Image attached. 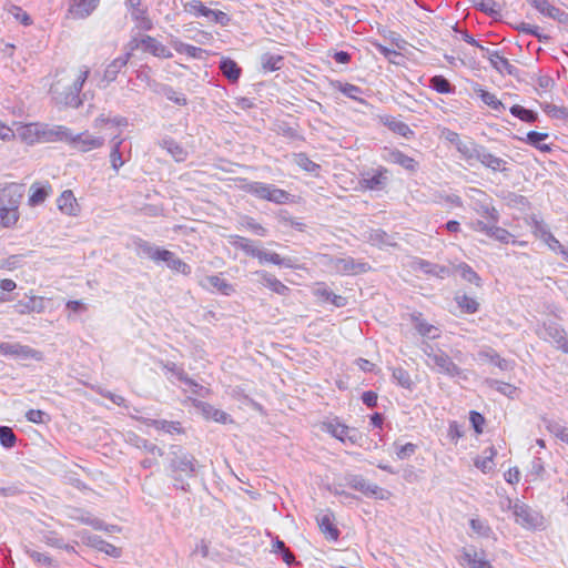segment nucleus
Instances as JSON below:
<instances>
[{
  "instance_id": "1",
  "label": "nucleus",
  "mask_w": 568,
  "mask_h": 568,
  "mask_svg": "<svg viewBox=\"0 0 568 568\" xmlns=\"http://www.w3.org/2000/svg\"><path fill=\"white\" fill-rule=\"evenodd\" d=\"M199 468V460L191 453L179 445L171 446L168 469L174 488L189 491L190 484L186 479L195 477Z\"/></svg>"
},
{
  "instance_id": "2",
  "label": "nucleus",
  "mask_w": 568,
  "mask_h": 568,
  "mask_svg": "<svg viewBox=\"0 0 568 568\" xmlns=\"http://www.w3.org/2000/svg\"><path fill=\"white\" fill-rule=\"evenodd\" d=\"M422 352L427 357L426 365L437 373L447 375L449 377H459L463 375V369L453 362L452 357L437 345L428 342H423L420 345Z\"/></svg>"
},
{
  "instance_id": "3",
  "label": "nucleus",
  "mask_w": 568,
  "mask_h": 568,
  "mask_svg": "<svg viewBox=\"0 0 568 568\" xmlns=\"http://www.w3.org/2000/svg\"><path fill=\"white\" fill-rule=\"evenodd\" d=\"M243 190L258 199L276 204H284L290 199L288 192L276 187L274 184L263 182H248L243 186Z\"/></svg>"
},
{
  "instance_id": "4",
  "label": "nucleus",
  "mask_w": 568,
  "mask_h": 568,
  "mask_svg": "<svg viewBox=\"0 0 568 568\" xmlns=\"http://www.w3.org/2000/svg\"><path fill=\"white\" fill-rule=\"evenodd\" d=\"M471 209L480 216L490 222H499V212L493 205V200L481 190L471 189Z\"/></svg>"
},
{
  "instance_id": "5",
  "label": "nucleus",
  "mask_w": 568,
  "mask_h": 568,
  "mask_svg": "<svg viewBox=\"0 0 568 568\" xmlns=\"http://www.w3.org/2000/svg\"><path fill=\"white\" fill-rule=\"evenodd\" d=\"M88 75L89 70H82L77 80L73 82V84L68 89V91L54 95L55 102L64 106L75 109L79 108L82 104V101L80 99V92L82 91L83 84L88 79Z\"/></svg>"
},
{
  "instance_id": "6",
  "label": "nucleus",
  "mask_w": 568,
  "mask_h": 568,
  "mask_svg": "<svg viewBox=\"0 0 568 568\" xmlns=\"http://www.w3.org/2000/svg\"><path fill=\"white\" fill-rule=\"evenodd\" d=\"M323 429L344 444L349 443L356 445L362 438V434L356 428L348 427L337 419L324 423Z\"/></svg>"
},
{
  "instance_id": "7",
  "label": "nucleus",
  "mask_w": 568,
  "mask_h": 568,
  "mask_svg": "<svg viewBox=\"0 0 568 568\" xmlns=\"http://www.w3.org/2000/svg\"><path fill=\"white\" fill-rule=\"evenodd\" d=\"M0 354L18 359H34L37 362L43 359L42 352L20 343L0 342Z\"/></svg>"
},
{
  "instance_id": "8",
  "label": "nucleus",
  "mask_w": 568,
  "mask_h": 568,
  "mask_svg": "<svg viewBox=\"0 0 568 568\" xmlns=\"http://www.w3.org/2000/svg\"><path fill=\"white\" fill-rule=\"evenodd\" d=\"M389 172L384 166L365 171L361 174L359 184L363 189L371 191H382L386 187L389 179Z\"/></svg>"
},
{
  "instance_id": "9",
  "label": "nucleus",
  "mask_w": 568,
  "mask_h": 568,
  "mask_svg": "<svg viewBox=\"0 0 568 568\" xmlns=\"http://www.w3.org/2000/svg\"><path fill=\"white\" fill-rule=\"evenodd\" d=\"M539 336L545 341L556 344L559 349L568 354L567 333L559 324L555 322L544 323L542 328L539 331Z\"/></svg>"
},
{
  "instance_id": "10",
  "label": "nucleus",
  "mask_w": 568,
  "mask_h": 568,
  "mask_svg": "<svg viewBox=\"0 0 568 568\" xmlns=\"http://www.w3.org/2000/svg\"><path fill=\"white\" fill-rule=\"evenodd\" d=\"M480 51L484 52V57L489 60L493 68L500 74H508L517 79L519 78L520 70L511 64L508 59L500 55L498 51H491L486 47H480Z\"/></svg>"
},
{
  "instance_id": "11",
  "label": "nucleus",
  "mask_w": 568,
  "mask_h": 568,
  "mask_svg": "<svg viewBox=\"0 0 568 568\" xmlns=\"http://www.w3.org/2000/svg\"><path fill=\"white\" fill-rule=\"evenodd\" d=\"M134 48H141L144 52L160 59H170L173 57V53L166 45L149 34L142 36Z\"/></svg>"
},
{
  "instance_id": "12",
  "label": "nucleus",
  "mask_w": 568,
  "mask_h": 568,
  "mask_svg": "<svg viewBox=\"0 0 568 568\" xmlns=\"http://www.w3.org/2000/svg\"><path fill=\"white\" fill-rule=\"evenodd\" d=\"M513 514L516 521L524 527L535 528L539 525L541 517L526 504L517 500L513 506Z\"/></svg>"
},
{
  "instance_id": "13",
  "label": "nucleus",
  "mask_w": 568,
  "mask_h": 568,
  "mask_svg": "<svg viewBox=\"0 0 568 568\" xmlns=\"http://www.w3.org/2000/svg\"><path fill=\"white\" fill-rule=\"evenodd\" d=\"M125 6L140 29L144 31L153 29V22L149 17L148 8L142 7V0H125Z\"/></svg>"
},
{
  "instance_id": "14",
  "label": "nucleus",
  "mask_w": 568,
  "mask_h": 568,
  "mask_svg": "<svg viewBox=\"0 0 568 568\" xmlns=\"http://www.w3.org/2000/svg\"><path fill=\"white\" fill-rule=\"evenodd\" d=\"M335 264L334 274L338 275H358L366 273L371 268L368 263L356 261L351 256L338 257Z\"/></svg>"
},
{
  "instance_id": "15",
  "label": "nucleus",
  "mask_w": 568,
  "mask_h": 568,
  "mask_svg": "<svg viewBox=\"0 0 568 568\" xmlns=\"http://www.w3.org/2000/svg\"><path fill=\"white\" fill-rule=\"evenodd\" d=\"M41 143L67 142L71 139V130L64 125L41 123Z\"/></svg>"
},
{
  "instance_id": "16",
  "label": "nucleus",
  "mask_w": 568,
  "mask_h": 568,
  "mask_svg": "<svg viewBox=\"0 0 568 568\" xmlns=\"http://www.w3.org/2000/svg\"><path fill=\"white\" fill-rule=\"evenodd\" d=\"M22 197V185L10 183L0 190V207L19 209Z\"/></svg>"
},
{
  "instance_id": "17",
  "label": "nucleus",
  "mask_w": 568,
  "mask_h": 568,
  "mask_svg": "<svg viewBox=\"0 0 568 568\" xmlns=\"http://www.w3.org/2000/svg\"><path fill=\"white\" fill-rule=\"evenodd\" d=\"M103 138L93 136L88 133L73 134L71 132V139H69V144H71L80 152H89L91 150L99 149L103 145Z\"/></svg>"
},
{
  "instance_id": "18",
  "label": "nucleus",
  "mask_w": 568,
  "mask_h": 568,
  "mask_svg": "<svg viewBox=\"0 0 568 568\" xmlns=\"http://www.w3.org/2000/svg\"><path fill=\"white\" fill-rule=\"evenodd\" d=\"M100 0H71L68 13L73 19H85L98 8Z\"/></svg>"
},
{
  "instance_id": "19",
  "label": "nucleus",
  "mask_w": 568,
  "mask_h": 568,
  "mask_svg": "<svg viewBox=\"0 0 568 568\" xmlns=\"http://www.w3.org/2000/svg\"><path fill=\"white\" fill-rule=\"evenodd\" d=\"M462 560L467 564L469 568H494L486 559V552L484 550L477 551L473 546L462 549Z\"/></svg>"
},
{
  "instance_id": "20",
  "label": "nucleus",
  "mask_w": 568,
  "mask_h": 568,
  "mask_svg": "<svg viewBox=\"0 0 568 568\" xmlns=\"http://www.w3.org/2000/svg\"><path fill=\"white\" fill-rule=\"evenodd\" d=\"M255 274L260 277V283L271 290L272 292L281 295L287 296L291 293V288L282 283L277 277L273 274L261 270L256 271Z\"/></svg>"
},
{
  "instance_id": "21",
  "label": "nucleus",
  "mask_w": 568,
  "mask_h": 568,
  "mask_svg": "<svg viewBox=\"0 0 568 568\" xmlns=\"http://www.w3.org/2000/svg\"><path fill=\"white\" fill-rule=\"evenodd\" d=\"M346 484L366 496H376L382 489L375 485L369 484L362 475L349 474L345 477Z\"/></svg>"
},
{
  "instance_id": "22",
  "label": "nucleus",
  "mask_w": 568,
  "mask_h": 568,
  "mask_svg": "<svg viewBox=\"0 0 568 568\" xmlns=\"http://www.w3.org/2000/svg\"><path fill=\"white\" fill-rule=\"evenodd\" d=\"M132 242H133L134 251L138 256L148 257V258L159 263V258H160V255H161L163 248H160L141 237H134Z\"/></svg>"
},
{
  "instance_id": "23",
  "label": "nucleus",
  "mask_w": 568,
  "mask_h": 568,
  "mask_svg": "<svg viewBox=\"0 0 568 568\" xmlns=\"http://www.w3.org/2000/svg\"><path fill=\"white\" fill-rule=\"evenodd\" d=\"M159 262H164L169 268L183 275H190L192 268L173 252L163 248Z\"/></svg>"
},
{
  "instance_id": "24",
  "label": "nucleus",
  "mask_w": 568,
  "mask_h": 568,
  "mask_svg": "<svg viewBox=\"0 0 568 568\" xmlns=\"http://www.w3.org/2000/svg\"><path fill=\"white\" fill-rule=\"evenodd\" d=\"M58 209L67 215L77 216L80 207L71 190L63 191L57 199Z\"/></svg>"
},
{
  "instance_id": "25",
  "label": "nucleus",
  "mask_w": 568,
  "mask_h": 568,
  "mask_svg": "<svg viewBox=\"0 0 568 568\" xmlns=\"http://www.w3.org/2000/svg\"><path fill=\"white\" fill-rule=\"evenodd\" d=\"M41 123H29L17 129V135L29 145L41 143Z\"/></svg>"
},
{
  "instance_id": "26",
  "label": "nucleus",
  "mask_w": 568,
  "mask_h": 568,
  "mask_svg": "<svg viewBox=\"0 0 568 568\" xmlns=\"http://www.w3.org/2000/svg\"><path fill=\"white\" fill-rule=\"evenodd\" d=\"M14 312L20 315H26L30 313H41L43 312V301L38 296H28L26 300L18 301L13 305Z\"/></svg>"
},
{
  "instance_id": "27",
  "label": "nucleus",
  "mask_w": 568,
  "mask_h": 568,
  "mask_svg": "<svg viewBox=\"0 0 568 568\" xmlns=\"http://www.w3.org/2000/svg\"><path fill=\"white\" fill-rule=\"evenodd\" d=\"M484 145L476 143L471 139L463 140L462 143H458L457 151L460 153L462 158L467 161L469 164H473V161H477Z\"/></svg>"
},
{
  "instance_id": "28",
  "label": "nucleus",
  "mask_w": 568,
  "mask_h": 568,
  "mask_svg": "<svg viewBox=\"0 0 568 568\" xmlns=\"http://www.w3.org/2000/svg\"><path fill=\"white\" fill-rule=\"evenodd\" d=\"M477 162L494 172H506L508 170L506 166L507 162L504 159L491 154L486 146L483 148Z\"/></svg>"
},
{
  "instance_id": "29",
  "label": "nucleus",
  "mask_w": 568,
  "mask_h": 568,
  "mask_svg": "<svg viewBox=\"0 0 568 568\" xmlns=\"http://www.w3.org/2000/svg\"><path fill=\"white\" fill-rule=\"evenodd\" d=\"M410 320L414 324L415 329L418 332L419 335L432 338V339L439 337V329L436 326L427 323L423 318L422 313H413L410 315Z\"/></svg>"
},
{
  "instance_id": "30",
  "label": "nucleus",
  "mask_w": 568,
  "mask_h": 568,
  "mask_svg": "<svg viewBox=\"0 0 568 568\" xmlns=\"http://www.w3.org/2000/svg\"><path fill=\"white\" fill-rule=\"evenodd\" d=\"M130 58L131 53L128 52L111 61L104 70L103 81H106L108 83L113 82L116 79L118 74L122 71V69L126 67Z\"/></svg>"
},
{
  "instance_id": "31",
  "label": "nucleus",
  "mask_w": 568,
  "mask_h": 568,
  "mask_svg": "<svg viewBox=\"0 0 568 568\" xmlns=\"http://www.w3.org/2000/svg\"><path fill=\"white\" fill-rule=\"evenodd\" d=\"M260 263H266L270 262L272 264L284 266L287 268H296L297 267V261L293 257H282L280 254L275 252H267L265 250L261 248L260 256L257 257Z\"/></svg>"
},
{
  "instance_id": "32",
  "label": "nucleus",
  "mask_w": 568,
  "mask_h": 568,
  "mask_svg": "<svg viewBox=\"0 0 568 568\" xmlns=\"http://www.w3.org/2000/svg\"><path fill=\"white\" fill-rule=\"evenodd\" d=\"M415 265H417V268L424 274L433 275L438 278H445L450 274V271L447 266L435 264L423 258H418L415 262Z\"/></svg>"
},
{
  "instance_id": "33",
  "label": "nucleus",
  "mask_w": 568,
  "mask_h": 568,
  "mask_svg": "<svg viewBox=\"0 0 568 568\" xmlns=\"http://www.w3.org/2000/svg\"><path fill=\"white\" fill-rule=\"evenodd\" d=\"M478 357L480 359H487L494 365H496L501 371H509L513 368V363L503 358L494 348L484 347L478 352Z\"/></svg>"
},
{
  "instance_id": "34",
  "label": "nucleus",
  "mask_w": 568,
  "mask_h": 568,
  "mask_svg": "<svg viewBox=\"0 0 568 568\" xmlns=\"http://www.w3.org/2000/svg\"><path fill=\"white\" fill-rule=\"evenodd\" d=\"M386 161L397 164L409 172H415L418 166V163L413 158L408 156L399 150H393L388 152Z\"/></svg>"
},
{
  "instance_id": "35",
  "label": "nucleus",
  "mask_w": 568,
  "mask_h": 568,
  "mask_svg": "<svg viewBox=\"0 0 568 568\" xmlns=\"http://www.w3.org/2000/svg\"><path fill=\"white\" fill-rule=\"evenodd\" d=\"M52 187L49 183L40 184L33 183L30 186V195L28 199V203L30 206H37L45 201V199L51 193Z\"/></svg>"
},
{
  "instance_id": "36",
  "label": "nucleus",
  "mask_w": 568,
  "mask_h": 568,
  "mask_svg": "<svg viewBox=\"0 0 568 568\" xmlns=\"http://www.w3.org/2000/svg\"><path fill=\"white\" fill-rule=\"evenodd\" d=\"M315 296L318 298L332 303L336 307H344L347 304V298L333 293L325 284H318L314 291Z\"/></svg>"
},
{
  "instance_id": "37",
  "label": "nucleus",
  "mask_w": 568,
  "mask_h": 568,
  "mask_svg": "<svg viewBox=\"0 0 568 568\" xmlns=\"http://www.w3.org/2000/svg\"><path fill=\"white\" fill-rule=\"evenodd\" d=\"M144 424L146 426L153 427L158 430H163L168 434H182L184 433L181 423L176 420H165V419H144Z\"/></svg>"
},
{
  "instance_id": "38",
  "label": "nucleus",
  "mask_w": 568,
  "mask_h": 568,
  "mask_svg": "<svg viewBox=\"0 0 568 568\" xmlns=\"http://www.w3.org/2000/svg\"><path fill=\"white\" fill-rule=\"evenodd\" d=\"M382 123L390 131L403 138L410 139L414 136V131L405 122L397 120L394 116L387 115L382 118Z\"/></svg>"
},
{
  "instance_id": "39",
  "label": "nucleus",
  "mask_w": 568,
  "mask_h": 568,
  "mask_svg": "<svg viewBox=\"0 0 568 568\" xmlns=\"http://www.w3.org/2000/svg\"><path fill=\"white\" fill-rule=\"evenodd\" d=\"M219 69L221 71V73L231 83L237 82L240 77H241V74H242V69L239 67V64L234 60H232L230 58H223L220 61Z\"/></svg>"
},
{
  "instance_id": "40",
  "label": "nucleus",
  "mask_w": 568,
  "mask_h": 568,
  "mask_svg": "<svg viewBox=\"0 0 568 568\" xmlns=\"http://www.w3.org/2000/svg\"><path fill=\"white\" fill-rule=\"evenodd\" d=\"M473 8L497 19L500 16L499 4L495 0H469Z\"/></svg>"
},
{
  "instance_id": "41",
  "label": "nucleus",
  "mask_w": 568,
  "mask_h": 568,
  "mask_svg": "<svg viewBox=\"0 0 568 568\" xmlns=\"http://www.w3.org/2000/svg\"><path fill=\"white\" fill-rule=\"evenodd\" d=\"M548 133L537 132V131H529L526 134V138L523 139L527 144L536 148L537 150L541 152H550L551 148L549 144L542 143V141L548 139Z\"/></svg>"
},
{
  "instance_id": "42",
  "label": "nucleus",
  "mask_w": 568,
  "mask_h": 568,
  "mask_svg": "<svg viewBox=\"0 0 568 568\" xmlns=\"http://www.w3.org/2000/svg\"><path fill=\"white\" fill-rule=\"evenodd\" d=\"M317 523L321 531L326 536L329 540H337L339 537L338 528L333 524V520L328 514H325L317 518Z\"/></svg>"
},
{
  "instance_id": "43",
  "label": "nucleus",
  "mask_w": 568,
  "mask_h": 568,
  "mask_svg": "<svg viewBox=\"0 0 568 568\" xmlns=\"http://www.w3.org/2000/svg\"><path fill=\"white\" fill-rule=\"evenodd\" d=\"M171 45L178 53L186 54L190 58H200L204 51L202 48L185 43L178 38L171 40Z\"/></svg>"
},
{
  "instance_id": "44",
  "label": "nucleus",
  "mask_w": 568,
  "mask_h": 568,
  "mask_svg": "<svg viewBox=\"0 0 568 568\" xmlns=\"http://www.w3.org/2000/svg\"><path fill=\"white\" fill-rule=\"evenodd\" d=\"M542 241L555 253L560 254L568 262V245H562L550 231H542Z\"/></svg>"
},
{
  "instance_id": "45",
  "label": "nucleus",
  "mask_w": 568,
  "mask_h": 568,
  "mask_svg": "<svg viewBox=\"0 0 568 568\" xmlns=\"http://www.w3.org/2000/svg\"><path fill=\"white\" fill-rule=\"evenodd\" d=\"M262 69L265 72H273L281 70L284 65V57L280 54L264 53L261 57Z\"/></svg>"
},
{
  "instance_id": "46",
  "label": "nucleus",
  "mask_w": 568,
  "mask_h": 568,
  "mask_svg": "<svg viewBox=\"0 0 568 568\" xmlns=\"http://www.w3.org/2000/svg\"><path fill=\"white\" fill-rule=\"evenodd\" d=\"M474 91H475V93L478 94V97L481 99V101L486 105L490 106L493 110L499 112V111L505 109V106L501 103V101L498 100V98L494 93H490V92L484 90L479 84H477L474 88Z\"/></svg>"
},
{
  "instance_id": "47",
  "label": "nucleus",
  "mask_w": 568,
  "mask_h": 568,
  "mask_svg": "<svg viewBox=\"0 0 568 568\" xmlns=\"http://www.w3.org/2000/svg\"><path fill=\"white\" fill-rule=\"evenodd\" d=\"M130 443L134 447H136L139 449H143L152 455H159V456L164 455V452L162 448H160L155 444H153V443L149 442L148 439L140 437L135 434H132V436L130 437Z\"/></svg>"
},
{
  "instance_id": "48",
  "label": "nucleus",
  "mask_w": 568,
  "mask_h": 568,
  "mask_svg": "<svg viewBox=\"0 0 568 568\" xmlns=\"http://www.w3.org/2000/svg\"><path fill=\"white\" fill-rule=\"evenodd\" d=\"M429 88L442 94L454 93L456 88L444 75H434L429 80Z\"/></svg>"
},
{
  "instance_id": "49",
  "label": "nucleus",
  "mask_w": 568,
  "mask_h": 568,
  "mask_svg": "<svg viewBox=\"0 0 568 568\" xmlns=\"http://www.w3.org/2000/svg\"><path fill=\"white\" fill-rule=\"evenodd\" d=\"M90 541L94 548H97L99 551L106 554L110 557L119 558L122 554L120 548L101 539L99 536H94L92 539H90Z\"/></svg>"
},
{
  "instance_id": "50",
  "label": "nucleus",
  "mask_w": 568,
  "mask_h": 568,
  "mask_svg": "<svg viewBox=\"0 0 568 568\" xmlns=\"http://www.w3.org/2000/svg\"><path fill=\"white\" fill-rule=\"evenodd\" d=\"M455 302L457 303L458 307L466 314H474L479 308V303L474 297H470L465 293H457L455 296Z\"/></svg>"
},
{
  "instance_id": "51",
  "label": "nucleus",
  "mask_w": 568,
  "mask_h": 568,
  "mask_svg": "<svg viewBox=\"0 0 568 568\" xmlns=\"http://www.w3.org/2000/svg\"><path fill=\"white\" fill-rule=\"evenodd\" d=\"M205 282L206 284H203V286L213 287L224 295H230L234 291L232 284L219 275H210L205 278Z\"/></svg>"
},
{
  "instance_id": "52",
  "label": "nucleus",
  "mask_w": 568,
  "mask_h": 568,
  "mask_svg": "<svg viewBox=\"0 0 568 568\" xmlns=\"http://www.w3.org/2000/svg\"><path fill=\"white\" fill-rule=\"evenodd\" d=\"M542 422L549 433L555 435L561 442L568 444V427L561 425L560 423H558L556 420L548 419V418H542Z\"/></svg>"
},
{
  "instance_id": "53",
  "label": "nucleus",
  "mask_w": 568,
  "mask_h": 568,
  "mask_svg": "<svg viewBox=\"0 0 568 568\" xmlns=\"http://www.w3.org/2000/svg\"><path fill=\"white\" fill-rule=\"evenodd\" d=\"M19 209L0 207V224L3 227H12L19 221Z\"/></svg>"
},
{
  "instance_id": "54",
  "label": "nucleus",
  "mask_w": 568,
  "mask_h": 568,
  "mask_svg": "<svg viewBox=\"0 0 568 568\" xmlns=\"http://www.w3.org/2000/svg\"><path fill=\"white\" fill-rule=\"evenodd\" d=\"M510 113L527 123H535L538 119V114L535 111L526 109L519 104H514L510 108Z\"/></svg>"
},
{
  "instance_id": "55",
  "label": "nucleus",
  "mask_w": 568,
  "mask_h": 568,
  "mask_svg": "<svg viewBox=\"0 0 568 568\" xmlns=\"http://www.w3.org/2000/svg\"><path fill=\"white\" fill-rule=\"evenodd\" d=\"M457 270L459 271V274L463 280L476 285L477 287H481V278L473 270V267L470 265H468L467 263H460V264H458Z\"/></svg>"
},
{
  "instance_id": "56",
  "label": "nucleus",
  "mask_w": 568,
  "mask_h": 568,
  "mask_svg": "<svg viewBox=\"0 0 568 568\" xmlns=\"http://www.w3.org/2000/svg\"><path fill=\"white\" fill-rule=\"evenodd\" d=\"M272 547L274 552L281 554L282 559L285 564L291 566L295 562V556L290 551L285 542L281 540L278 537L274 538Z\"/></svg>"
},
{
  "instance_id": "57",
  "label": "nucleus",
  "mask_w": 568,
  "mask_h": 568,
  "mask_svg": "<svg viewBox=\"0 0 568 568\" xmlns=\"http://www.w3.org/2000/svg\"><path fill=\"white\" fill-rule=\"evenodd\" d=\"M527 2L545 17L552 19L557 13V7L551 4L549 0H527Z\"/></svg>"
},
{
  "instance_id": "58",
  "label": "nucleus",
  "mask_w": 568,
  "mask_h": 568,
  "mask_svg": "<svg viewBox=\"0 0 568 568\" xmlns=\"http://www.w3.org/2000/svg\"><path fill=\"white\" fill-rule=\"evenodd\" d=\"M184 11L189 12L190 14L194 17H205L207 18V14L211 13V9L204 6L199 0H192L184 3Z\"/></svg>"
},
{
  "instance_id": "59",
  "label": "nucleus",
  "mask_w": 568,
  "mask_h": 568,
  "mask_svg": "<svg viewBox=\"0 0 568 568\" xmlns=\"http://www.w3.org/2000/svg\"><path fill=\"white\" fill-rule=\"evenodd\" d=\"M541 109L544 112L552 119L566 120L568 121V108L558 106L552 103H541Z\"/></svg>"
},
{
  "instance_id": "60",
  "label": "nucleus",
  "mask_w": 568,
  "mask_h": 568,
  "mask_svg": "<svg viewBox=\"0 0 568 568\" xmlns=\"http://www.w3.org/2000/svg\"><path fill=\"white\" fill-rule=\"evenodd\" d=\"M159 87H161L160 92L163 93L168 100L182 106L187 104V99L183 93L176 92L172 87L168 84H160Z\"/></svg>"
},
{
  "instance_id": "61",
  "label": "nucleus",
  "mask_w": 568,
  "mask_h": 568,
  "mask_svg": "<svg viewBox=\"0 0 568 568\" xmlns=\"http://www.w3.org/2000/svg\"><path fill=\"white\" fill-rule=\"evenodd\" d=\"M294 162L304 171L315 173L321 166L313 162L306 153L300 152L294 154Z\"/></svg>"
},
{
  "instance_id": "62",
  "label": "nucleus",
  "mask_w": 568,
  "mask_h": 568,
  "mask_svg": "<svg viewBox=\"0 0 568 568\" xmlns=\"http://www.w3.org/2000/svg\"><path fill=\"white\" fill-rule=\"evenodd\" d=\"M393 379L403 388L412 389L413 381L409 373L403 367L393 368Z\"/></svg>"
},
{
  "instance_id": "63",
  "label": "nucleus",
  "mask_w": 568,
  "mask_h": 568,
  "mask_svg": "<svg viewBox=\"0 0 568 568\" xmlns=\"http://www.w3.org/2000/svg\"><path fill=\"white\" fill-rule=\"evenodd\" d=\"M159 366L162 368V371L168 375L169 373H171L172 375H174L180 382L182 379H186V373L185 371L178 366L175 363L173 362H169V361H162L160 359L158 362Z\"/></svg>"
},
{
  "instance_id": "64",
  "label": "nucleus",
  "mask_w": 568,
  "mask_h": 568,
  "mask_svg": "<svg viewBox=\"0 0 568 568\" xmlns=\"http://www.w3.org/2000/svg\"><path fill=\"white\" fill-rule=\"evenodd\" d=\"M203 413L207 418L217 423L225 424L230 419V415L227 413L216 409L209 404H203Z\"/></svg>"
}]
</instances>
